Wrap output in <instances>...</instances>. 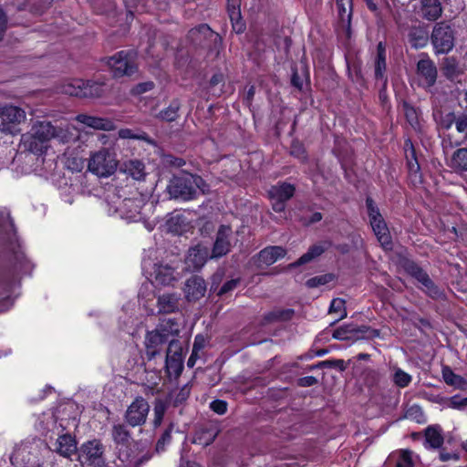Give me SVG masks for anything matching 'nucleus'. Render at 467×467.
Masks as SVG:
<instances>
[{"label":"nucleus","instance_id":"7c9ffc66","mask_svg":"<svg viewBox=\"0 0 467 467\" xmlns=\"http://www.w3.org/2000/svg\"><path fill=\"white\" fill-rule=\"evenodd\" d=\"M76 120L95 130H112L115 128L114 122L107 118L78 114L76 117Z\"/></svg>","mask_w":467,"mask_h":467},{"label":"nucleus","instance_id":"4be33fe9","mask_svg":"<svg viewBox=\"0 0 467 467\" xmlns=\"http://www.w3.org/2000/svg\"><path fill=\"white\" fill-rule=\"evenodd\" d=\"M332 246L329 240H322L309 246L306 253L302 254L296 261L288 265V268L295 269L303 265L312 262L321 256L326 251Z\"/></svg>","mask_w":467,"mask_h":467},{"label":"nucleus","instance_id":"052dcab7","mask_svg":"<svg viewBox=\"0 0 467 467\" xmlns=\"http://www.w3.org/2000/svg\"><path fill=\"white\" fill-rule=\"evenodd\" d=\"M322 219H323V214L320 212H315L308 217L302 216L299 219V222L302 223V225L307 227V226H310L314 223L320 222Z\"/></svg>","mask_w":467,"mask_h":467},{"label":"nucleus","instance_id":"6ab92c4d","mask_svg":"<svg viewBox=\"0 0 467 467\" xmlns=\"http://www.w3.org/2000/svg\"><path fill=\"white\" fill-rule=\"evenodd\" d=\"M286 250L283 246L269 245L254 255L252 260L256 268H263V266L275 264L277 260L284 258Z\"/></svg>","mask_w":467,"mask_h":467},{"label":"nucleus","instance_id":"473e14b6","mask_svg":"<svg viewBox=\"0 0 467 467\" xmlns=\"http://www.w3.org/2000/svg\"><path fill=\"white\" fill-rule=\"evenodd\" d=\"M153 283L156 285H170L176 277L174 275V268L168 265H156L152 273Z\"/></svg>","mask_w":467,"mask_h":467},{"label":"nucleus","instance_id":"9b49d317","mask_svg":"<svg viewBox=\"0 0 467 467\" xmlns=\"http://www.w3.org/2000/svg\"><path fill=\"white\" fill-rule=\"evenodd\" d=\"M187 39L195 46L209 49H215L223 44L221 35L213 31L206 23L191 28L187 33Z\"/></svg>","mask_w":467,"mask_h":467},{"label":"nucleus","instance_id":"c85d7f7f","mask_svg":"<svg viewBox=\"0 0 467 467\" xmlns=\"http://www.w3.org/2000/svg\"><path fill=\"white\" fill-rule=\"evenodd\" d=\"M431 38L429 30L424 26H413L410 28L407 39L412 49L418 50L425 47Z\"/></svg>","mask_w":467,"mask_h":467},{"label":"nucleus","instance_id":"13d9d810","mask_svg":"<svg viewBox=\"0 0 467 467\" xmlns=\"http://www.w3.org/2000/svg\"><path fill=\"white\" fill-rule=\"evenodd\" d=\"M322 365H327V368H337L340 372H343L347 369V363L344 359H326L322 360Z\"/></svg>","mask_w":467,"mask_h":467},{"label":"nucleus","instance_id":"bf43d9fd","mask_svg":"<svg viewBox=\"0 0 467 467\" xmlns=\"http://www.w3.org/2000/svg\"><path fill=\"white\" fill-rule=\"evenodd\" d=\"M5 112L12 122H20L21 118L25 117L24 110L17 107L6 108Z\"/></svg>","mask_w":467,"mask_h":467},{"label":"nucleus","instance_id":"9d476101","mask_svg":"<svg viewBox=\"0 0 467 467\" xmlns=\"http://www.w3.org/2000/svg\"><path fill=\"white\" fill-rule=\"evenodd\" d=\"M184 363V350L179 339L171 338L166 348L165 372L169 379H177L182 373Z\"/></svg>","mask_w":467,"mask_h":467},{"label":"nucleus","instance_id":"ea45409f","mask_svg":"<svg viewBox=\"0 0 467 467\" xmlns=\"http://www.w3.org/2000/svg\"><path fill=\"white\" fill-rule=\"evenodd\" d=\"M176 428V423L171 420L165 429L161 431L160 437L158 438L155 444V451L158 453L163 452L166 451L167 446L171 443L172 441V432Z\"/></svg>","mask_w":467,"mask_h":467},{"label":"nucleus","instance_id":"b1692460","mask_svg":"<svg viewBox=\"0 0 467 467\" xmlns=\"http://www.w3.org/2000/svg\"><path fill=\"white\" fill-rule=\"evenodd\" d=\"M241 2L242 0H226V10L232 28L237 35L246 30V23L241 13Z\"/></svg>","mask_w":467,"mask_h":467},{"label":"nucleus","instance_id":"69168bd1","mask_svg":"<svg viewBox=\"0 0 467 467\" xmlns=\"http://www.w3.org/2000/svg\"><path fill=\"white\" fill-rule=\"evenodd\" d=\"M291 85L296 88L298 91H302L303 89V81L298 74L297 68L293 67L292 68V75H291Z\"/></svg>","mask_w":467,"mask_h":467},{"label":"nucleus","instance_id":"f257e3e1","mask_svg":"<svg viewBox=\"0 0 467 467\" xmlns=\"http://www.w3.org/2000/svg\"><path fill=\"white\" fill-rule=\"evenodd\" d=\"M205 187H207V184L202 176L183 172L173 177L168 189L173 198L191 201L196 198L198 189L204 192Z\"/></svg>","mask_w":467,"mask_h":467},{"label":"nucleus","instance_id":"2eb2a0df","mask_svg":"<svg viewBox=\"0 0 467 467\" xmlns=\"http://www.w3.org/2000/svg\"><path fill=\"white\" fill-rule=\"evenodd\" d=\"M111 438L116 450L119 451V458L124 462L130 457V446L133 442L132 434L128 428V424L117 423L111 428Z\"/></svg>","mask_w":467,"mask_h":467},{"label":"nucleus","instance_id":"a878e982","mask_svg":"<svg viewBox=\"0 0 467 467\" xmlns=\"http://www.w3.org/2000/svg\"><path fill=\"white\" fill-rule=\"evenodd\" d=\"M220 432L221 430L216 423L204 424L195 431L192 442L207 447L215 441Z\"/></svg>","mask_w":467,"mask_h":467},{"label":"nucleus","instance_id":"20e7f679","mask_svg":"<svg viewBox=\"0 0 467 467\" xmlns=\"http://www.w3.org/2000/svg\"><path fill=\"white\" fill-rule=\"evenodd\" d=\"M31 153L41 156L48 148L51 139L59 138L63 140L62 129H57L49 121H36L31 127Z\"/></svg>","mask_w":467,"mask_h":467},{"label":"nucleus","instance_id":"6e6552de","mask_svg":"<svg viewBox=\"0 0 467 467\" xmlns=\"http://www.w3.org/2000/svg\"><path fill=\"white\" fill-rule=\"evenodd\" d=\"M380 337V330L369 326H358L354 323L344 324L336 328L332 333V338L340 341L374 339Z\"/></svg>","mask_w":467,"mask_h":467},{"label":"nucleus","instance_id":"3c124183","mask_svg":"<svg viewBox=\"0 0 467 467\" xmlns=\"http://www.w3.org/2000/svg\"><path fill=\"white\" fill-rule=\"evenodd\" d=\"M192 387L189 383L183 385L173 399V407L182 405L190 397Z\"/></svg>","mask_w":467,"mask_h":467},{"label":"nucleus","instance_id":"49530a36","mask_svg":"<svg viewBox=\"0 0 467 467\" xmlns=\"http://www.w3.org/2000/svg\"><path fill=\"white\" fill-rule=\"evenodd\" d=\"M442 378L447 385L457 387L459 389H463L462 384H467L464 379L462 376L455 374L450 367H444L442 368Z\"/></svg>","mask_w":467,"mask_h":467},{"label":"nucleus","instance_id":"dca6fc26","mask_svg":"<svg viewBox=\"0 0 467 467\" xmlns=\"http://www.w3.org/2000/svg\"><path fill=\"white\" fill-rule=\"evenodd\" d=\"M150 411L148 401L142 397H137L127 408L124 420L128 426L135 428L145 424Z\"/></svg>","mask_w":467,"mask_h":467},{"label":"nucleus","instance_id":"de8ad7c7","mask_svg":"<svg viewBox=\"0 0 467 467\" xmlns=\"http://www.w3.org/2000/svg\"><path fill=\"white\" fill-rule=\"evenodd\" d=\"M405 418L412 421H415L419 424H423L427 421L422 408L418 404H413L407 408V410H405Z\"/></svg>","mask_w":467,"mask_h":467},{"label":"nucleus","instance_id":"39448f33","mask_svg":"<svg viewBox=\"0 0 467 467\" xmlns=\"http://www.w3.org/2000/svg\"><path fill=\"white\" fill-rule=\"evenodd\" d=\"M365 202L369 224L377 240L385 250H391L393 246L392 237L379 208L370 196L366 197Z\"/></svg>","mask_w":467,"mask_h":467},{"label":"nucleus","instance_id":"4c0bfd02","mask_svg":"<svg viewBox=\"0 0 467 467\" xmlns=\"http://www.w3.org/2000/svg\"><path fill=\"white\" fill-rule=\"evenodd\" d=\"M159 312L171 314L179 309V297L175 294H163L158 297Z\"/></svg>","mask_w":467,"mask_h":467},{"label":"nucleus","instance_id":"c03bdc74","mask_svg":"<svg viewBox=\"0 0 467 467\" xmlns=\"http://www.w3.org/2000/svg\"><path fill=\"white\" fill-rule=\"evenodd\" d=\"M168 409V404L165 400L161 399H156L153 407V420H152V429L156 431L159 427H161L165 413Z\"/></svg>","mask_w":467,"mask_h":467},{"label":"nucleus","instance_id":"a18cd8bd","mask_svg":"<svg viewBox=\"0 0 467 467\" xmlns=\"http://www.w3.org/2000/svg\"><path fill=\"white\" fill-rule=\"evenodd\" d=\"M225 85V77L222 72L214 73L208 82V88L212 90L213 94L220 97L223 92Z\"/></svg>","mask_w":467,"mask_h":467},{"label":"nucleus","instance_id":"aec40b11","mask_svg":"<svg viewBox=\"0 0 467 467\" xmlns=\"http://www.w3.org/2000/svg\"><path fill=\"white\" fill-rule=\"evenodd\" d=\"M416 71L425 87L431 88L435 85L438 77L437 67L427 53L420 54V59L417 62Z\"/></svg>","mask_w":467,"mask_h":467},{"label":"nucleus","instance_id":"603ef678","mask_svg":"<svg viewBox=\"0 0 467 467\" xmlns=\"http://www.w3.org/2000/svg\"><path fill=\"white\" fill-rule=\"evenodd\" d=\"M395 467H414L411 451L408 449L401 450Z\"/></svg>","mask_w":467,"mask_h":467},{"label":"nucleus","instance_id":"cd10ccee","mask_svg":"<svg viewBox=\"0 0 467 467\" xmlns=\"http://www.w3.org/2000/svg\"><path fill=\"white\" fill-rule=\"evenodd\" d=\"M185 296L188 301H197L204 296L206 292L205 280L199 275H192L185 283Z\"/></svg>","mask_w":467,"mask_h":467},{"label":"nucleus","instance_id":"09e8293b","mask_svg":"<svg viewBox=\"0 0 467 467\" xmlns=\"http://www.w3.org/2000/svg\"><path fill=\"white\" fill-rule=\"evenodd\" d=\"M336 279V275L332 273L317 275L306 280V285L308 288H316L320 285H325Z\"/></svg>","mask_w":467,"mask_h":467},{"label":"nucleus","instance_id":"ddd939ff","mask_svg":"<svg viewBox=\"0 0 467 467\" xmlns=\"http://www.w3.org/2000/svg\"><path fill=\"white\" fill-rule=\"evenodd\" d=\"M431 40L437 55L448 54L454 47V31L451 26L443 22L437 23L432 29Z\"/></svg>","mask_w":467,"mask_h":467},{"label":"nucleus","instance_id":"a19ab883","mask_svg":"<svg viewBox=\"0 0 467 467\" xmlns=\"http://www.w3.org/2000/svg\"><path fill=\"white\" fill-rule=\"evenodd\" d=\"M336 6L338 16V26L345 30L349 36L351 32L352 7L343 5V4L336 5Z\"/></svg>","mask_w":467,"mask_h":467},{"label":"nucleus","instance_id":"e433bc0d","mask_svg":"<svg viewBox=\"0 0 467 467\" xmlns=\"http://www.w3.org/2000/svg\"><path fill=\"white\" fill-rule=\"evenodd\" d=\"M423 17L429 21H436L442 14L441 4L439 0H421Z\"/></svg>","mask_w":467,"mask_h":467},{"label":"nucleus","instance_id":"338daca9","mask_svg":"<svg viewBox=\"0 0 467 467\" xmlns=\"http://www.w3.org/2000/svg\"><path fill=\"white\" fill-rule=\"evenodd\" d=\"M317 383V379L314 376H306L299 378L297 379V386L306 388V387H312Z\"/></svg>","mask_w":467,"mask_h":467},{"label":"nucleus","instance_id":"864d4df0","mask_svg":"<svg viewBox=\"0 0 467 467\" xmlns=\"http://www.w3.org/2000/svg\"><path fill=\"white\" fill-rule=\"evenodd\" d=\"M448 407L453 410H463L467 407V397H462L460 394H455L448 399Z\"/></svg>","mask_w":467,"mask_h":467},{"label":"nucleus","instance_id":"0eeeda50","mask_svg":"<svg viewBox=\"0 0 467 467\" xmlns=\"http://www.w3.org/2000/svg\"><path fill=\"white\" fill-rule=\"evenodd\" d=\"M137 53L133 50H121L108 58V66L114 78L132 77L138 72Z\"/></svg>","mask_w":467,"mask_h":467},{"label":"nucleus","instance_id":"79ce46f5","mask_svg":"<svg viewBox=\"0 0 467 467\" xmlns=\"http://www.w3.org/2000/svg\"><path fill=\"white\" fill-rule=\"evenodd\" d=\"M450 166L456 171H467V148H460L453 152Z\"/></svg>","mask_w":467,"mask_h":467},{"label":"nucleus","instance_id":"c9c22d12","mask_svg":"<svg viewBox=\"0 0 467 467\" xmlns=\"http://www.w3.org/2000/svg\"><path fill=\"white\" fill-rule=\"evenodd\" d=\"M166 226L170 233L182 235L188 231L189 223L183 214L177 213L167 220Z\"/></svg>","mask_w":467,"mask_h":467},{"label":"nucleus","instance_id":"c756f323","mask_svg":"<svg viewBox=\"0 0 467 467\" xmlns=\"http://www.w3.org/2000/svg\"><path fill=\"white\" fill-rule=\"evenodd\" d=\"M424 447L426 449H440L444 443L442 429L439 424L429 425L424 430Z\"/></svg>","mask_w":467,"mask_h":467},{"label":"nucleus","instance_id":"4468645a","mask_svg":"<svg viewBox=\"0 0 467 467\" xmlns=\"http://www.w3.org/2000/svg\"><path fill=\"white\" fill-rule=\"evenodd\" d=\"M296 193V186L287 182H278L268 191V197L272 202V209L275 213H283L286 208V202Z\"/></svg>","mask_w":467,"mask_h":467},{"label":"nucleus","instance_id":"5fc2aeb1","mask_svg":"<svg viewBox=\"0 0 467 467\" xmlns=\"http://www.w3.org/2000/svg\"><path fill=\"white\" fill-rule=\"evenodd\" d=\"M118 135H119V138L120 139H132V140H145L146 137H147V134L146 132H136L135 130H131V129H128V128H125V129H120L118 132Z\"/></svg>","mask_w":467,"mask_h":467},{"label":"nucleus","instance_id":"e2e57ef3","mask_svg":"<svg viewBox=\"0 0 467 467\" xmlns=\"http://www.w3.org/2000/svg\"><path fill=\"white\" fill-rule=\"evenodd\" d=\"M8 25V18L5 12L0 7V42L3 41Z\"/></svg>","mask_w":467,"mask_h":467},{"label":"nucleus","instance_id":"58836bf2","mask_svg":"<svg viewBox=\"0 0 467 467\" xmlns=\"http://www.w3.org/2000/svg\"><path fill=\"white\" fill-rule=\"evenodd\" d=\"M295 316L293 308H277L269 311L264 315V321L265 323L275 322H287L290 321Z\"/></svg>","mask_w":467,"mask_h":467},{"label":"nucleus","instance_id":"37998d69","mask_svg":"<svg viewBox=\"0 0 467 467\" xmlns=\"http://www.w3.org/2000/svg\"><path fill=\"white\" fill-rule=\"evenodd\" d=\"M289 154L297 159L302 164H306L309 161L308 152L304 143L298 139L292 140Z\"/></svg>","mask_w":467,"mask_h":467},{"label":"nucleus","instance_id":"393cba45","mask_svg":"<svg viewBox=\"0 0 467 467\" xmlns=\"http://www.w3.org/2000/svg\"><path fill=\"white\" fill-rule=\"evenodd\" d=\"M49 449L64 458H70L78 451L76 437L70 433L59 435L54 443V447Z\"/></svg>","mask_w":467,"mask_h":467},{"label":"nucleus","instance_id":"4d7b16f0","mask_svg":"<svg viewBox=\"0 0 467 467\" xmlns=\"http://www.w3.org/2000/svg\"><path fill=\"white\" fill-rule=\"evenodd\" d=\"M228 403L223 400H214L210 403V409L218 415L226 413Z\"/></svg>","mask_w":467,"mask_h":467},{"label":"nucleus","instance_id":"7ed1b4c3","mask_svg":"<svg viewBox=\"0 0 467 467\" xmlns=\"http://www.w3.org/2000/svg\"><path fill=\"white\" fill-rule=\"evenodd\" d=\"M166 325H169L170 330L167 329L166 326L161 325L160 328L147 332L145 348L148 360H151L161 355L165 346L169 345V341L171 340V337L174 334L177 335L179 333L178 324L175 319H169Z\"/></svg>","mask_w":467,"mask_h":467},{"label":"nucleus","instance_id":"72a5a7b5","mask_svg":"<svg viewBox=\"0 0 467 467\" xmlns=\"http://www.w3.org/2000/svg\"><path fill=\"white\" fill-rule=\"evenodd\" d=\"M120 171L132 179L140 181L146 176L145 164L140 160H129L121 164Z\"/></svg>","mask_w":467,"mask_h":467},{"label":"nucleus","instance_id":"423d86ee","mask_svg":"<svg viewBox=\"0 0 467 467\" xmlns=\"http://www.w3.org/2000/svg\"><path fill=\"white\" fill-rule=\"evenodd\" d=\"M105 86L101 81L75 78L62 87V92L79 99H96L104 95Z\"/></svg>","mask_w":467,"mask_h":467},{"label":"nucleus","instance_id":"412c9836","mask_svg":"<svg viewBox=\"0 0 467 467\" xmlns=\"http://www.w3.org/2000/svg\"><path fill=\"white\" fill-rule=\"evenodd\" d=\"M453 124H455L458 133L463 135V140L462 141H456L455 145L459 146L467 142V114L461 113L456 115L454 112H449L444 116H441L440 120V126L441 129L449 130Z\"/></svg>","mask_w":467,"mask_h":467},{"label":"nucleus","instance_id":"f03ea898","mask_svg":"<svg viewBox=\"0 0 467 467\" xmlns=\"http://www.w3.org/2000/svg\"><path fill=\"white\" fill-rule=\"evenodd\" d=\"M403 270L420 284L419 288L430 298L440 300L445 298L444 291L435 284L429 274L414 260L404 257L400 261Z\"/></svg>","mask_w":467,"mask_h":467},{"label":"nucleus","instance_id":"0e129e2a","mask_svg":"<svg viewBox=\"0 0 467 467\" xmlns=\"http://www.w3.org/2000/svg\"><path fill=\"white\" fill-rule=\"evenodd\" d=\"M51 5V1L44 0L40 5H37L36 3L31 5V15H42L46 9H47Z\"/></svg>","mask_w":467,"mask_h":467},{"label":"nucleus","instance_id":"1a4fd4ad","mask_svg":"<svg viewBox=\"0 0 467 467\" xmlns=\"http://www.w3.org/2000/svg\"><path fill=\"white\" fill-rule=\"evenodd\" d=\"M105 446L99 439L83 442L78 448V460L83 467H100L103 464Z\"/></svg>","mask_w":467,"mask_h":467},{"label":"nucleus","instance_id":"a211bd4d","mask_svg":"<svg viewBox=\"0 0 467 467\" xmlns=\"http://www.w3.org/2000/svg\"><path fill=\"white\" fill-rule=\"evenodd\" d=\"M231 226L221 224L217 230L215 241L211 251V259L221 258L231 251Z\"/></svg>","mask_w":467,"mask_h":467},{"label":"nucleus","instance_id":"8fccbe9b","mask_svg":"<svg viewBox=\"0 0 467 467\" xmlns=\"http://www.w3.org/2000/svg\"><path fill=\"white\" fill-rule=\"evenodd\" d=\"M412 380L411 376L401 368H398L393 375V382L399 388L408 387Z\"/></svg>","mask_w":467,"mask_h":467},{"label":"nucleus","instance_id":"f3484780","mask_svg":"<svg viewBox=\"0 0 467 467\" xmlns=\"http://www.w3.org/2000/svg\"><path fill=\"white\" fill-rule=\"evenodd\" d=\"M403 151L406 161V168L410 181L414 184L421 183V168L418 160L416 148L412 142V140L410 137L404 138Z\"/></svg>","mask_w":467,"mask_h":467},{"label":"nucleus","instance_id":"2f4dec72","mask_svg":"<svg viewBox=\"0 0 467 467\" xmlns=\"http://www.w3.org/2000/svg\"><path fill=\"white\" fill-rule=\"evenodd\" d=\"M400 104L402 107L404 118L410 128L415 131H420L421 125L420 121V117L421 111L420 108L413 106L410 102L406 99H402Z\"/></svg>","mask_w":467,"mask_h":467},{"label":"nucleus","instance_id":"6e6d98bb","mask_svg":"<svg viewBox=\"0 0 467 467\" xmlns=\"http://www.w3.org/2000/svg\"><path fill=\"white\" fill-rule=\"evenodd\" d=\"M240 283H241V278L240 277L233 278L231 280H227L221 286V288H220V290L218 292V296H223V295H225V294H227L229 292L234 291L238 286V285Z\"/></svg>","mask_w":467,"mask_h":467},{"label":"nucleus","instance_id":"5701e85b","mask_svg":"<svg viewBox=\"0 0 467 467\" xmlns=\"http://www.w3.org/2000/svg\"><path fill=\"white\" fill-rule=\"evenodd\" d=\"M210 255L209 248L202 244L190 248L185 259L187 268L193 272L199 271L210 258Z\"/></svg>","mask_w":467,"mask_h":467},{"label":"nucleus","instance_id":"f704fd0d","mask_svg":"<svg viewBox=\"0 0 467 467\" xmlns=\"http://www.w3.org/2000/svg\"><path fill=\"white\" fill-rule=\"evenodd\" d=\"M182 108V101L180 99H172L170 104L162 109L158 114L157 118L162 121L173 122L180 117V109Z\"/></svg>","mask_w":467,"mask_h":467},{"label":"nucleus","instance_id":"f8f14e48","mask_svg":"<svg viewBox=\"0 0 467 467\" xmlns=\"http://www.w3.org/2000/svg\"><path fill=\"white\" fill-rule=\"evenodd\" d=\"M88 171L99 177H109L117 169V161L109 149L102 148L90 155Z\"/></svg>","mask_w":467,"mask_h":467},{"label":"nucleus","instance_id":"bb28decb","mask_svg":"<svg viewBox=\"0 0 467 467\" xmlns=\"http://www.w3.org/2000/svg\"><path fill=\"white\" fill-rule=\"evenodd\" d=\"M374 77L377 81L387 85V48L386 43L379 41L377 45V54L374 60Z\"/></svg>","mask_w":467,"mask_h":467},{"label":"nucleus","instance_id":"774afa93","mask_svg":"<svg viewBox=\"0 0 467 467\" xmlns=\"http://www.w3.org/2000/svg\"><path fill=\"white\" fill-rule=\"evenodd\" d=\"M255 95V87L254 85H251L244 96L243 103L244 105L250 107L253 104L254 98Z\"/></svg>","mask_w":467,"mask_h":467},{"label":"nucleus","instance_id":"680f3d73","mask_svg":"<svg viewBox=\"0 0 467 467\" xmlns=\"http://www.w3.org/2000/svg\"><path fill=\"white\" fill-rule=\"evenodd\" d=\"M155 87L154 83L152 81H146L137 84L134 88L133 92L135 94L140 95L143 93H146L148 91H150Z\"/></svg>","mask_w":467,"mask_h":467}]
</instances>
